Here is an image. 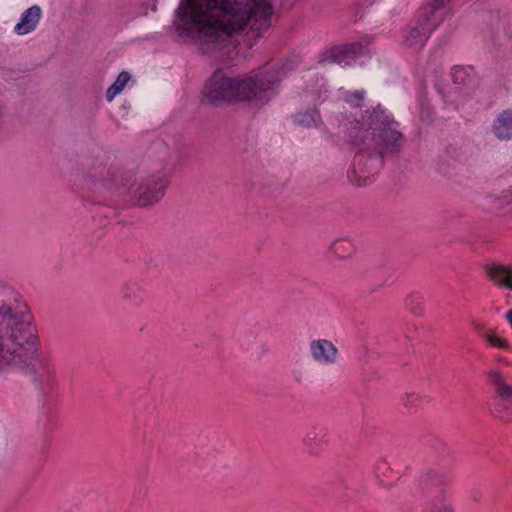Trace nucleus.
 <instances>
[{
    "instance_id": "5701e85b",
    "label": "nucleus",
    "mask_w": 512,
    "mask_h": 512,
    "mask_svg": "<svg viewBox=\"0 0 512 512\" xmlns=\"http://www.w3.org/2000/svg\"><path fill=\"white\" fill-rule=\"evenodd\" d=\"M511 193H512V187H511ZM511 201H512V197H511Z\"/></svg>"
},
{
    "instance_id": "0eeeda50",
    "label": "nucleus",
    "mask_w": 512,
    "mask_h": 512,
    "mask_svg": "<svg viewBox=\"0 0 512 512\" xmlns=\"http://www.w3.org/2000/svg\"><path fill=\"white\" fill-rule=\"evenodd\" d=\"M311 359L322 367L335 366L339 358V349L335 343L326 339L318 338L309 343Z\"/></svg>"
},
{
    "instance_id": "ddd939ff",
    "label": "nucleus",
    "mask_w": 512,
    "mask_h": 512,
    "mask_svg": "<svg viewBox=\"0 0 512 512\" xmlns=\"http://www.w3.org/2000/svg\"><path fill=\"white\" fill-rule=\"evenodd\" d=\"M451 0H432L428 6V12L424 19L431 24V26L437 27L445 19V9L450 4Z\"/></svg>"
},
{
    "instance_id": "39448f33",
    "label": "nucleus",
    "mask_w": 512,
    "mask_h": 512,
    "mask_svg": "<svg viewBox=\"0 0 512 512\" xmlns=\"http://www.w3.org/2000/svg\"><path fill=\"white\" fill-rule=\"evenodd\" d=\"M272 87L266 71L243 76H235L234 101H253Z\"/></svg>"
},
{
    "instance_id": "6e6552de",
    "label": "nucleus",
    "mask_w": 512,
    "mask_h": 512,
    "mask_svg": "<svg viewBox=\"0 0 512 512\" xmlns=\"http://www.w3.org/2000/svg\"><path fill=\"white\" fill-rule=\"evenodd\" d=\"M85 182L91 188L105 187L108 189L119 190L114 186L115 174L105 165H95L90 167L84 175Z\"/></svg>"
},
{
    "instance_id": "20e7f679",
    "label": "nucleus",
    "mask_w": 512,
    "mask_h": 512,
    "mask_svg": "<svg viewBox=\"0 0 512 512\" xmlns=\"http://www.w3.org/2000/svg\"><path fill=\"white\" fill-rule=\"evenodd\" d=\"M167 181L156 176L136 179L128 190V195L138 207H150L158 203L165 194Z\"/></svg>"
},
{
    "instance_id": "f03ea898",
    "label": "nucleus",
    "mask_w": 512,
    "mask_h": 512,
    "mask_svg": "<svg viewBox=\"0 0 512 512\" xmlns=\"http://www.w3.org/2000/svg\"><path fill=\"white\" fill-rule=\"evenodd\" d=\"M39 340L24 304L0 306V369L28 365L37 358Z\"/></svg>"
},
{
    "instance_id": "6ab92c4d",
    "label": "nucleus",
    "mask_w": 512,
    "mask_h": 512,
    "mask_svg": "<svg viewBox=\"0 0 512 512\" xmlns=\"http://www.w3.org/2000/svg\"><path fill=\"white\" fill-rule=\"evenodd\" d=\"M356 47V45H351V46H345V47H336L334 48L333 50H331L330 52V58L333 60V61H336V62H341L342 61V58L344 57V55H346L348 52H350L351 50H354Z\"/></svg>"
},
{
    "instance_id": "4be33fe9",
    "label": "nucleus",
    "mask_w": 512,
    "mask_h": 512,
    "mask_svg": "<svg viewBox=\"0 0 512 512\" xmlns=\"http://www.w3.org/2000/svg\"><path fill=\"white\" fill-rule=\"evenodd\" d=\"M507 319H508L509 323L512 325V310L508 312Z\"/></svg>"
},
{
    "instance_id": "423d86ee",
    "label": "nucleus",
    "mask_w": 512,
    "mask_h": 512,
    "mask_svg": "<svg viewBox=\"0 0 512 512\" xmlns=\"http://www.w3.org/2000/svg\"><path fill=\"white\" fill-rule=\"evenodd\" d=\"M235 76L216 71L208 80L205 91L212 102L234 100Z\"/></svg>"
},
{
    "instance_id": "f3484780",
    "label": "nucleus",
    "mask_w": 512,
    "mask_h": 512,
    "mask_svg": "<svg viewBox=\"0 0 512 512\" xmlns=\"http://www.w3.org/2000/svg\"><path fill=\"white\" fill-rule=\"evenodd\" d=\"M428 512H456L454 505L445 498L431 501Z\"/></svg>"
},
{
    "instance_id": "4468645a",
    "label": "nucleus",
    "mask_w": 512,
    "mask_h": 512,
    "mask_svg": "<svg viewBox=\"0 0 512 512\" xmlns=\"http://www.w3.org/2000/svg\"><path fill=\"white\" fill-rule=\"evenodd\" d=\"M487 274L497 285L512 289V265L490 266L487 268Z\"/></svg>"
},
{
    "instance_id": "dca6fc26",
    "label": "nucleus",
    "mask_w": 512,
    "mask_h": 512,
    "mask_svg": "<svg viewBox=\"0 0 512 512\" xmlns=\"http://www.w3.org/2000/svg\"><path fill=\"white\" fill-rule=\"evenodd\" d=\"M343 99L352 107H361L365 99V92L358 89L346 90L343 92Z\"/></svg>"
},
{
    "instance_id": "a211bd4d",
    "label": "nucleus",
    "mask_w": 512,
    "mask_h": 512,
    "mask_svg": "<svg viewBox=\"0 0 512 512\" xmlns=\"http://www.w3.org/2000/svg\"><path fill=\"white\" fill-rule=\"evenodd\" d=\"M485 339L487 340V342L492 345V346H495V347H499V348H503V349H507L509 348V343L507 340L505 339H502L500 337H498L495 333L493 332H486L485 334Z\"/></svg>"
},
{
    "instance_id": "aec40b11",
    "label": "nucleus",
    "mask_w": 512,
    "mask_h": 512,
    "mask_svg": "<svg viewBox=\"0 0 512 512\" xmlns=\"http://www.w3.org/2000/svg\"><path fill=\"white\" fill-rule=\"evenodd\" d=\"M297 121L304 126H310L314 122V119L309 114H303L297 117Z\"/></svg>"
},
{
    "instance_id": "412c9836",
    "label": "nucleus",
    "mask_w": 512,
    "mask_h": 512,
    "mask_svg": "<svg viewBox=\"0 0 512 512\" xmlns=\"http://www.w3.org/2000/svg\"><path fill=\"white\" fill-rule=\"evenodd\" d=\"M344 244H345V243H344V241H342V240L336 241V242L334 243V251H335L336 253L340 254V249H341V247H342Z\"/></svg>"
},
{
    "instance_id": "f8f14e48",
    "label": "nucleus",
    "mask_w": 512,
    "mask_h": 512,
    "mask_svg": "<svg viewBox=\"0 0 512 512\" xmlns=\"http://www.w3.org/2000/svg\"><path fill=\"white\" fill-rule=\"evenodd\" d=\"M488 377L494 386L497 397L504 401H512V385L509 384L499 369H492L488 373Z\"/></svg>"
},
{
    "instance_id": "f257e3e1",
    "label": "nucleus",
    "mask_w": 512,
    "mask_h": 512,
    "mask_svg": "<svg viewBox=\"0 0 512 512\" xmlns=\"http://www.w3.org/2000/svg\"><path fill=\"white\" fill-rule=\"evenodd\" d=\"M273 0H183L179 14L192 24L197 39L212 50L232 44L273 13Z\"/></svg>"
},
{
    "instance_id": "7ed1b4c3",
    "label": "nucleus",
    "mask_w": 512,
    "mask_h": 512,
    "mask_svg": "<svg viewBox=\"0 0 512 512\" xmlns=\"http://www.w3.org/2000/svg\"><path fill=\"white\" fill-rule=\"evenodd\" d=\"M354 146L360 150L383 151L394 147L401 139V134L380 113L369 115L357 121L349 130Z\"/></svg>"
},
{
    "instance_id": "9b49d317",
    "label": "nucleus",
    "mask_w": 512,
    "mask_h": 512,
    "mask_svg": "<svg viewBox=\"0 0 512 512\" xmlns=\"http://www.w3.org/2000/svg\"><path fill=\"white\" fill-rule=\"evenodd\" d=\"M41 15L42 10L37 5L25 10L21 16L20 22L14 27L15 33L19 36H24L33 32L40 22Z\"/></svg>"
},
{
    "instance_id": "9d476101",
    "label": "nucleus",
    "mask_w": 512,
    "mask_h": 512,
    "mask_svg": "<svg viewBox=\"0 0 512 512\" xmlns=\"http://www.w3.org/2000/svg\"><path fill=\"white\" fill-rule=\"evenodd\" d=\"M434 28L425 19L418 21L407 32L405 36L406 45L415 50L420 49Z\"/></svg>"
},
{
    "instance_id": "2eb2a0df",
    "label": "nucleus",
    "mask_w": 512,
    "mask_h": 512,
    "mask_svg": "<svg viewBox=\"0 0 512 512\" xmlns=\"http://www.w3.org/2000/svg\"><path fill=\"white\" fill-rule=\"evenodd\" d=\"M132 76L127 71H122L117 76L116 80L108 87L106 91V99L108 102H112L117 95H119L130 82Z\"/></svg>"
},
{
    "instance_id": "1a4fd4ad",
    "label": "nucleus",
    "mask_w": 512,
    "mask_h": 512,
    "mask_svg": "<svg viewBox=\"0 0 512 512\" xmlns=\"http://www.w3.org/2000/svg\"><path fill=\"white\" fill-rule=\"evenodd\" d=\"M490 131L499 141L512 140V108L501 110L493 119Z\"/></svg>"
}]
</instances>
